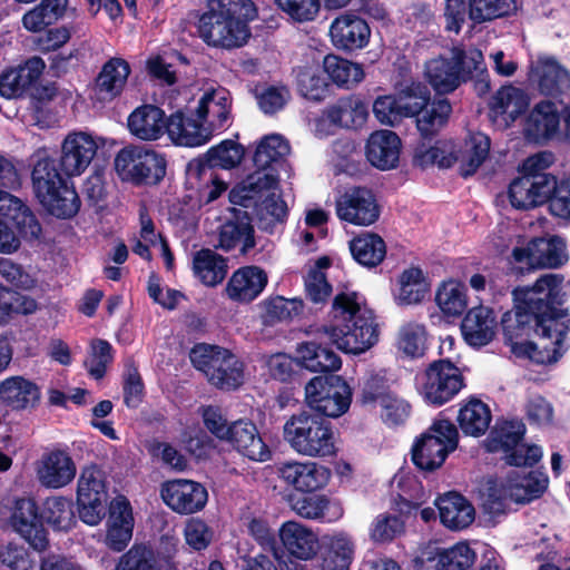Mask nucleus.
Returning a JSON list of instances; mask_svg holds the SVG:
<instances>
[{"instance_id": "f257e3e1", "label": "nucleus", "mask_w": 570, "mask_h": 570, "mask_svg": "<svg viewBox=\"0 0 570 570\" xmlns=\"http://www.w3.org/2000/svg\"><path fill=\"white\" fill-rule=\"evenodd\" d=\"M562 281L563 277L560 275L546 274L538 278L533 286L515 291V311L513 315L505 313L502 317L503 331L509 341L521 335L519 332L523 331L527 324L533 323L541 343L525 342L515 345L513 350L538 364L558 360L563 338L570 331V318L554 307Z\"/></svg>"}, {"instance_id": "f03ea898", "label": "nucleus", "mask_w": 570, "mask_h": 570, "mask_svg": "<svg viewBox=\"0 0 570 570\" xmlns=\"http://www.w3.org/2000/svg\"><path fill=\"white\" fill-rule=\"evenodd\" d=\"M331 313L332 321L323 326V332L337 348L345 353L362 354L379 342L375 315L358 293H338Z\"/></svg>"}, {"instance_id": "7ed1b4c3", "label": "nucleus", "mask_w": 570, "mask_h": 570, "mask_svg": "<svg viewBox=\"0 0 570 570\" xmlns=\"http://www.w3.org/2000/svg\"><path fill=\"white\" fill-rule=\"evenodd\" d=\"M243 10L246 16L254 14V3L250 0H206L196 22L198 37L212 48L243 47L250 38L247 22L239 18Z\"/></svg>"}, {"instance_id": "20e7f679", "label": "nucleus", "mask_w": 570, "mask_h": 570, "mask_svg": "<svg viewBox=\"0 0 570 570\" xmlns=\"http://www.w3.org/2000/svg\"><path fill=\"white\" fill-rule=\"evenodd\" d=\"M283 438L302 456L328 458L336 453V436L331 423L316 414H293L283 425Z\"/></svg>"}, {"instance_id": "39448f33", "label": "nucleus", "mask_w": 570, "mask_h": 570, "mask_svg": "<svg viewBox=\"0 0 570 570\" xmlns=\"http://www.w3.org/2000/svg\"><path fill=\"white\" fill-rule=\"evenodd\" d=\"M483 61L480 50L453 46L436 57L429 59L424 66V77L436 94L453 92L465 82Z\"/></svg>"}, {"instance_id": "423d86ee", "label": "nucleus", "mask_w": 570, "mask_h": 570, "mask_svg": "<svg viewBox=\"0 0 570 570\" xmlns=\"http://www.w3.org/2000/svg\"><path fill=\"white\" fill-rule=\"evenodd\" d=\"M207 165L199 166L189 174V183L198 191L200 202L206 204L216 200L227 189V185L214 171V167L230 169L240 164L244 148L234 140L227 139L206 153Z\"/></svg>"}, {"instance_id": "0eeeda50", "label": "nucleus", "mask_w": 570, "mask_h": 570, "mask_svg": "<svg viewBox=\"0 0 570 570\" xmlns=\"http://www.w3.org/2000/svg\"><path fill=\"white\" fill-rule=\"evenodd\" d=\"M189 357L193 365L205 374L209 383L220 390H234L243 383V363L224 347L196 344Z\"/></svg>"}, {"instance_id": "6e6552de", "label": "nucleus", "mask_w": 570, "mask_h": 570, "mask_svg": "<svg viewBox=\"0 0 570 570\" xmlns=\"http://www.w3.org/2000/svg\"><path fill=\"white\" fill-rule=\"evenodd\" d=\"M458 442L459 433L455 425L449 420L438 419L415 441L412 461L420 470L434 471L456 449Z\"/></svg>"}, {"instance_id": "1a4fd4ad", "label": "nucleus", "mask_w": 570, "mask_h": 570, "mask_svg": "<svg viewBox=\"0 0 570 570\" xmlns=\"http://www.w3.org/2000/svg\"><path fill=\"white\" fill-rule=\"evenodd\" d=\"M115 168L122 180L156 184L166 175V160L153 149L127 146L116 155Z\"/></svg>"}, {"instance_id": "9d476101", "label": "nucleus", "mask_w": 570, "mask_h": 570, "mask_svg": "<svg viewBox=\"0 0 570 570\" xmlns=\"http://www.w3.org/2000/svg\"><path fill=\"white\" fill-rule=\"evenodd\" d=\"M352 392L337 375L313 377L305 386V400L309 407L328 417L343 415L351 405Z\"/></svg>"}, {"instance_id": "9b49d317", "label": "nucleus", "mask_w": 570, "mask_h": 570, "mask_svg": "<svg viewBox=\"0 0 570 570\" xmlns=\"http://www.w3.org/2000/svg\"><path fill=\"white\" fill-rule=\"evenodd\" d=\"M417 391L425 402L442 405L452 400L463 387L460 370L450 361L433 362L416 377Z\"/></svg>"}, {"instance_id": "f8f14e48", "label": "nucleus", "mask_w": 570, "mask_h": 570, "mask_svg": "<svg viewBox=\"0 0 570 570\" xmlns=\"http://www.w3.org/2000/svg\"><path fill=\"white\" fill-rule=\"evenodd\" d=\"M107 499L104 472L96 465L85 466L77 482L79 518L88 525H97L106 515Z\"/></svg>"}, {"instance_id": "ddd939ff", "label": "nucleus", "mask_w": 570, "mask_h": 570, "mask_svg": "<svg viewBox=\"0 0 570 570\" xmlns=\"http://www.w3.org/2000/svg\"><path fill=\"white\" fill-rule=\"evenodd\" d=\"M33 470L39 484L49 490H60L70 485L77 475V464L62 448L46 449L35 461Z\"/></svg>"}, {"instance_id": "4468645a", "label": "nucleus", "mask_w": 570, "mask_h": 570, "mask_svg": "<svg viewBox=\"0 0 570 570\" xmlns=\"http://www.w3.org/2000/svg\"><path fill=\"white\" fill-rule=\"evenodd\" d=\"M337 217L356 226H370L380 217V207L371 190L354 187L342 194L335 203Z\"/></svg>"}, {"instance_id": "2eb2a0df", "label": "nucleus", "mask_w": 570, "mask_h": 570, "mask_svg": "<svg viewBox=\"0 0 570 570\" xmlns=\"http://www.w3.org/2000/svg\"><path fill=\"white\" fill-rule=\"evenodd\" d=\"M160 497L164 503L178 514H193L202 511L208 500L206 488L187 479L169 480L161 484Z\"/></svg>"}, {"instance_id": "dca6fc26", "label": "nucleus", "mask_w": 570, "mask_h": 570, "mask_svg": "<svg viewBox=\"0 0 570 570\" xmlns=\"http://www.w3.org/2000/svg\"><path fill=\"white\" fill-rule=\"evenodd\" d=\"M332 45L344 52H352L365 48L371 38V28L367 22L355 12L346 11L338 14L328 30Z\"/></svg>"}, {"instance_id": "f3484780", "label": "nucleus", "mask_w": 570, "mask_h": 570, "mask_svg": "<svg viewBox=\"0 0 570 570\" xmlns=\"http://www.w3.org/2000/svg\"><path fill=\"white\" fill-rule=\"evenodd\" d=\"M277 473L285 484L304 493L324 488L331 478L330 469L314 461L284 462Z\"/></svg>"}, {"instance_id": "a211bd4d", "label": "nucleus", "mask_w": 570, "mask_h": 570, "mask_svg": "<svg viewBox=\"0 0 570 570\" xmlns=\"http://www.w3.org/2000/svg\"><path fill=\"white\" fill-rule=\"evenodd\" d=\"M98 145L92 136L79 131L67 135L61 144L59 165L69 177L80 176L91 164Z\"/></svg>"}, {"instance_id": "6ab92c4d", "label": "nucleus", "mask_w": 570, "mask_h": 570, "mask_svg": "<svg viewBox=\"0 0 570 570\" xmlns=\"http://www.w3.org/2000/svg\"><path fill=\"white\" fill-rule=\"evenodd\" d=\"M554 187L553 175H523L510 184V203L517 209H530L543 205Z\"/></svg>"}, {"instance_id": "aec40b11", "label": "nucleus", "mask_w": 570, "mask_h": 570, "mask_svg": "<svg viewBox=\"0 0 570 570\" xmlns=\"http://www.w3.org/2000/svg\"><path fill=\"white\" fill-rule=\"evenodd\" d=\"M13 530L35 550L43 551L48 547L47 531L42 525L41 515L33 499H18L10 518Z\"/></svg>"}, {"instance_id": "412c9836", "label": "nucleus", "mask_w": 570, "mask_h": 570, "mask_svg": "<svg viewBox=\"0 0 570 570\" xmlns=\"http://www.w3.org/2000/svg\"><path fill=\"white\" fill-rule=\"evenodd\" d=\"M196 116L210 128L213 135L228 128L232 124L230 92L222 86L204 90L198 100Z\"/></svg>"}, {"instance_id": "4be33fe9", "label": "nucleus", "mask_w": 570, "mask_h": 570, "mask_svg": "<svg viewBox=\"0 0 570 570\" xmlns=\"http://www.w3.org/2000/svg\"><path fill=\"white\" fill-rule=\"evenodd\" d=\"M525 253L529 264L539 268H558L568 261L566 243L559 236L535 238L527 249L513 250L517 261H522Z\"/></svg>"}, {"instance_id": "5701e85b", "label": "nucleus", "mask_w": 570, "mask_h": 570, "mask_svg": "<svg viewBox=\"0 0 570 570\" xmlns=\"http://www.w3.org/2000/svg\"><path fill=\"white\" fill-rule=\"evenodd\" d=\"M225 441L249 460L265 462L272 456V452L262 439L257 426L249 420L242 419L230 423V430Z\"/></svg>"}, {"instance_id": "b1692460", "label": "nucleus", "mask_w": 570, "mask_h": 570, "mask_svg": "<svg viewBox=\"0 0 570 570\" xmlns=\"http://www.w3.org/2000/svg\"><path fill=\"white\" fill-rule=\"evenodd\" d=\"M166 132L174 144L184 147L203 146L214 136L202 119L181 110L168 118Z\"/></svg>"}, {"instance_id": "393cba45", "label": "nucleus", "mask_w": 570, "mask_h": 570, "mask_svg": "<svg viewBox=\"0 0 570 570\" xmlns=\"http://www.w3.org/2000/svg\"><path fill=\"white\" fill-rule=\"evenodd\" d=\"M266 273L257 266H246L233 273L226 284V296L236 303H249L257 298L267 285Z\"/></svg>"}, {"instance_id": "a878e982", "label": "nucleus", "mask_w": 570, "mask_h": 570, "mask_svg": "<svg viewBox=\"0 0 570 570\" xmlns=\"http://www.w3.org/2000/svg\"><path fill=\"white\" fill-rule=\"evenodd\" d=\"M497 327L494 312L483 305L471 308L461 324L465 342L473 347L488 345L494 338Z\"/></svg>"}, {"instance_id": "bb28decb", "label": "nucleus", "mask_w": 570, "mask_h": 570, "mask_svg": "<svg viewBox=\"0 0 570 570\" xmlns=\"http://www.w3.org/2000/svg\"><path fill=\"white\" fill-rule=\"evenodd\" d=\"M278 535L285 550L296 559L311 560L320 550L317 534L296 521L283 523Z\"/></svg>"}, {"instance_id": "cd10ccee", "label": "nucleus", "mask_w": 570, "mask_h": 570, "mask_svg": "<svg viewBox=\"0 0 570 570\" xmlns=\"http://www.w3.org/2000/svg\"><path fill=\"white\" fill-rule=\"evenodd\" d=\"M401 139L392 130L372 132L366 142V158L376 168L389 170L396 167L400 159Z\"/></svg>"}, {"instance_id": "c85d7f7f", "label": "nucleus", "mask_w": 570, "mask_h": 570, "mask_svg": "<svg viewBox=\"0 0 570 570\" xmlns=\"http://www.w3.org/2000/svg\"><path fill=\"white\" fill-rule=\"evenodd\" d=\"M130 73L129 63L121 58L109 59L98 73L94 92L95 97L102 102H109L118 97Z\"/></svg>"}, {"instance_id": "c756f323", "label": "nucleus", "mask_w": 570, "mask_h": 570, "mask_svg": "<svg viewBox=\"0 0 570 570\" xmlns=\"http://www.w3.org/2000/svg\"><path fill=\"white\" fill-rule=\"evenodd\" d=\"M547 487L548 478L541 472L515 473L502 484L500 499L528 503L542 495Z\"/></svg>"}, {"instance_id": "7c9ffc66", "label": "nucleus", "mask_w": 570, "mask_h": 570, "mask_svg": "<svg viewBox=\"0 0 570 570\" xmlns=\"http://www.w3.org/2000/svg\"><path fill=\"white\" fill-rule=\"evenodd\" d=\"M291 508L303 519L328 523L338 521L344 514L342 503L324 494L293 498Z\"/></svg>"}, {"instance_id": "2f4dec72", "label": "nucleus", "mask_w": 570, "mask_h": 570, "mask_svg": "<svg viewBox=\"0 0 570 570\" xmlns=\"http://www.w3.org/2000/svg\"><path fill=\"white\" fill-rule=\"evenodd\" d=\"M250 179L254 189L259 193L267 191L258 206L261 218L267 220L268 224L283 222L287 215V206L281 197L275 176L269 173L257 171Z\"/></svg>"}, {"instance_id": "473e14b6", "label": "nucleus", "mask_w": 570, "mask_h": 570, "mask_svg": "<svg viewBox=\"0 0 570 570\" xmlns=\"http://www.w3.org/2000/svg\"><path fill=\"white\" fill-rule=\"evenodd\" d=\"M560 117L551 101L537 104L525 119L523 132L528 140L540 142L552 138L559 129Z\"/></svg>"}, {"instance_id": "72a5a7b5", "label": "nucleus", "mask_w": 570, "mask_h": 570, "mask_svg": "<svg viewBox=\"0 0 570 570\" xmlns=\"http://www.w3.org/2000/svg\"><path fill=\"white\" fill-rule=\"evenodd\" d=\"M31 180L39 202L67 183L59 173L56 160L45 149L33 154Z\"/></svg>"}, {"instance_id": "f704fd0d", "label": "nucleus", "mask_w": 570, "mask_h": 570, "mask_svg": "<svg viewBox=\"0 0 570 570\" xmlns=\"http://www.w3.org/2000/svg\"><path fill=\"white\" fill-rule=\"evenodd\" d=\"M0 217L12 222L26 239H37L41 234V226L29 207L3 190H0Z\"/></svg>"}, {"instance_id": "c9c22d12", "label": "nucleus", "mask_w": 570, "mask_h": 570, "mask_svg": "<svg viewBox=\"0 0 570 570\" xmlns=\"http://www.w3.org/2000/svg\"><path fill=\"white\" fill-rule=\"evenodd\" d=\"M0 399L12 410L32 409L40 401V390L23 376H11L0 383Z\"/></svg>"}, {"instance_id": "e433bc0d", "label": "nucleus", "mask_w": 570, "mask_h": 570, "mask_svg": "<svg viewBox=\"0 0 570 570\" xmlns=\"http://www.w3.org/2000/svg\"><path fill=\"white\" fill-rule=\"evenodd\" d=\"M441 522L451 530L468 528L475 517L473 505L461 494L449 492L436 501Z\"/></svg>"}, {"instance_id": "4c0bfd02", "label": "nucleus", "mask_w": 570, "mask_h": 570, "mask_svg": "<svg viewBox=\"0 0 570 570\" xmlns=\"http://www.w3.org/2000/svg\"><path fill=\"white\" fill-rule=\"evenodd\" d=\"M130 132L141 140H157L167 131L165 112L155 106H142L128 118Z\"/></svg>"}, {"instance_id": "58836bf2", "label": "nucleus", "mask_w": 570, "mask_h": 570, "mask_svg": "<svg viewBox=\"0 0 570 570\" xmlns=\"http://www.w3.org/2000/svg\"><path fill=\"white\" fill-rule=\"evenodd\" d=\"M543 95L558 96L570 92V73L552 58H540L533 69Z\"/></svg>"}, {"instance_id": "ea45409f", "label": "nucleus", "mask_w": 570, "mask_h": 570, "mask_svg": "<svg viewBox=\"0 0 570 570\" xmlns=\"http://www.w3.org/2000/svg\"><path fill=\"white\" fill-rule=\"evenodd\" d=\"M254 246V228L246 213L237 215L235 219L226 222L220 227V248L230 250L238 247L242 254H246Z\"/></svg>"}, {"instance_id": "a19ab883", "label": "nucleus", "mask_w": 570, "mask_h": 570, "mask_svg": "<svg viewBox=\"0 0 570 570\" xmlns=\"http://www.w3.org/2000/svg\"><path fill=\"white\" fill-rule=\"evenodd\" d=\"M367 116L366 105L355 96L341 98L326 110L328 121L343 128L361 127L366 121Z\"/></svg>"}, {"instance_id": "79ce46f5", "label": "nucleus", "mask_w": 570, "mask_h": 570, "mask_svg": "<svg viewBox=\"0 0 570 570\" xmlns=\"http://www.w3.org/2000/svg\"><path fill=\"white\" fill-rule=\"evenodd\" d=\"M490 138L482 132L470 134L463 148L455 155V161L460 164V173L468 177L473 175L484 163L490 153Z\"/></svg>"}, {"instance_id": "37998d69", "label": "nucleus", "mask_w": 570, "mask_h": 570, "mask_svg": "<svg viewBox=\"0 0 570 570\" xmlns=\"http://www.w3.org/2000/svg\"><path fill=\"white\" fill-rule=\"evenodd\" d=\"M350 250L358 264L375 267L383 262L386 255V245L380 235L364 232L350 242Z\"/></svg>"}, {"instance_id": "c03bdc74", "label": "nucleus", "mask_w": 570, "mask_h": 570, "mask_svg": "<svg viewBox=\"0 0 570 570\" xmlns=\"http://www.w3.org/2000/svg\"><path fill=\"white\" fill-rule=\"evenodd\" d=\"M297 353L302 365L311 372H335L342 365L341 357L333 350L315 342L302 343Z\"/></svg>"}, {"instance_id": "a18cd8bd", "label": "nucleus", "mask_w": 570, "mask_h": 570, "mask_svg": "<svg viewBox=\"0 0 570 570\" xmlns=\"http://www.w3.org/2000/svg\"><path fill=\"white\" fill-rule=\"evenodd\" d=\"M529 100L523 90L513 86L501 87L490 101L491 110L503 117L505 122L514 121L528 107Z\"/></svg>"}, {"instance_id": "49530a36", "label": "nucleus", "mask_w": 570, "mask_h": 570, "mask_svg": "<svg viewBox=\"0 0 570 570\" xmlns=\"http://www.w3.org/2000/svg\"><path fill=\"white\" fill-rule=\"evenodd\" d=\"M323 67L330 79L338 87L351 89L364 79V70L360 63L336 55H327Z\"/></svg>"}, {"instance_id": "de8ad7c7", "label": "nucleus", "mask_w": 570, "mask_h": 570, "mask_svg": "<svg viewBox=\"0 0 570 570\" xmlns=\"http://www.w3.org/2000/svg\"><path fill=\"white\" fill-rule=\"evenodd\" d=\"M195 275L206 286H216L227 274V263L224 257L212 249L197 252L193 259Z\"/></svg>"}, {"instance_id": "09e8293b", "label": "nucleus", "mask_w": 570, "mask_h": 570, "mask_svg": "<svg viewBox=\"0 0 570 570\" xmlns=\"http://www.w3.org/2000/svg\"><path fill=\"white\" fill-rule=\"evenodd\" d=\"M458 422L463 433L479 436L484 434L490 425L491 411L481 400L471 399L461 406Z\"/></svg>"}, {"instance_id": "8fccbe9b", "label": "nucleus", "mask_w": 570, "mask_h": 570, "mask_svg": "<svg viewBox=\"0 0 570 570\" xmlns=\"http://www.w3.org/2000/svg\"><path fill=\"white\" fill-rule=\"evenodd\" d=\"M353 556L354 543L351 537L344 532L335 533L328 538L321 570H348Z\"/></svg>"}, {"instance_id": "3c124183", "label": "nucleus", "mask_w": 570, "mask_h": 570, "mask_svg": "<svg viewBox=\"0 0 570 570\" xmlns=\"http://www.w3.org/2000/svg\"><path fill=\"white\" fill-rule=\"evenodd\" d=\"M41 519L55 530L68 531L76 522L73 503L62 495H52L42 503Z\"/></svg>"}, {"instance_id": "603ef678", "label": "nucleus", "mask_w": 570, "mask_h": 570, "mask_svg": "<svg viewBox=\"0 0 570 570\" xmlns=\"http://www.w3.org/2000/svg\"><path fill=\"white\" fill-rule=\"evenodd\" d=\"M435 302L446 316H460L468 307L465 286L456 281L443 282L435 294Z\"/></svg>"}, {"instance_id": "864d4df0", "label": "nucleus", "mask_w": 570, "mask_h": 570, "mask_svg": "<svg viewBox=\"0 0 570 570\" xmlns=\"http://www.w3.org/2000/svg\"><path fill=\"white\" fill-rule=\"evenodd\" d=\"M40 204L48 213L63 219L73 217L80 208L78 194L68 183L41 199Z\"/></svg>"}, {"instance_id": "5fc2aeb1", "label": "nucleus", "mask_w": 570, "mask_h": 570, "mask_svg": "<svg viewBox=\"0 0 570 570\" xmlns=\"http://www.w3.org/2000/svg\"><path fill=\"white\" fill-rule=\"evenodd\" d=\"M451 111V105L446 99L433 101L417 116V130L425 138L436 135L446 125Z\"/></svg>"}, {"instance_id": "6e6d98bb", "label": "nucleus", "mask_w": 570, "mask_h": 570, "mask_svg": "<svg viewBox=\"0 0 570 570\" xmlns=\"http://www.w3.org/2000/svg\"><path fill=\"white\" fill-rule=\"evenodd\" d=\"M400 289L396 299L400 304L411 305L420 303L428 293V283L420 268L410 267L400 275Z\"/></svg>"}, {"instance_id": "4d7b16f0", "label": "nucleus", "mask_w": 570, "mask_h": 570, "mask_svg": "<svg viewBox=\"0 0 570 570\" xmlns=\"http://www.w3.org/2000/svg\"><path fill=\"white\" fill-rule=\"evenodd\" d=\"M524 432V424L520 421H508L498 424L489 438L490 451L510 452L520 444Z\"/></svg>"}, {"instance_id": "13d9d810", "label": "nucleus", "mask_w": 570, "mask_h": 570, "mask_svg": "<svg viewBox=\"0 0 570 570\" xmlns=\"http://www.w3.org/2000/svg\"><path fill=\"white\" fill-rule=\"evenodd\" d=\"M298 92L312 101H322L327 95L328 85L317 67L301 68L296 76Z\"/></svg>"}, {"instance_id": "bf43d9fd", "label": "nucleus", "mask_w": 570, "mask_h": 570, "mask_svg": "<svg viewBox=\"0 0 570 570\" xmlns=\"http://www.w3.org/2000/svg\"><path fill=\"white\" fill-rule=\"evenodd\" d=\"M288 153V142L281 135L273 134L266 136L258 145L254 155V163L258 168L266 169Z\"/></svg>"}, {"instance_id": "052dcab7", "label": "nucleus", "mask_w": 570, "mask_h": 570, "mask_svg": "<svg viewBox=\"0 0 570 570\" xmlns=\"http://www.w3.org/2000/svg\"><path fill=\"white\" fill-rule=\"evenodd\" d=\"M474 559L475 554L466 543H458L439 553L436 570H468Z\"/></svg>"}, {"instance_id": "680f3d73", "label": "nucleus", "mask_w": 570, "mask_h": 570, "mask_svg": "<svg viewBox=\"0 0 570 570\" xmlns=\"http://www.w3.org/2000/svg\"><path fill=\"white\" fill-rule=\"evenodd\" d=\"M288 20L297 23L311 22L318 16L320 0H274Z\"/></svg>"}, {"instance_id": "e2e57ef3", "label": "nucleus", "mask_w": 570, "mask_h": 570, "mask_svg": "<svg viewBox=\"0 0 570 570\" xmlns=\"http://www.w3.org/2000/svg\"><path fill=\"white\" fill-rule=\"evenodd\" d=\"M377 397V405L374 409L379 411L382 420L386 424L397 425L409 417L411 406L405 400L393 393Z\"/></svg>"}, {"instance_id": "0e129e2a", "label": "nucleus", "mask_w": 570, "mask_h": 570, "mask_svg": "<svg viewBox=\"0 0 570 570\" xmlns=\"http://www.w3.org/2000/svg\"><path fill=\"white\" fill-rule=\"evenodd\" d=\"M401 119L419 116L429 105L430 92L421 85H412L397 96Z\"/></svg>"}, {"instance_id": "69168bd1", "label": "nucleus", "mask_w": 570, "mask_h": 570, "mask_svg": "<svg viewBox=\"0 0 570 570\" xmlns=\"http://www.w3.org/2000/svg\"><path fill=\"white\" fill-rule=\"evenodd\" d=\"M414 160L421 167L438 165L441 168H449L455 163V155L452 153L450 144L438 141L429 148H419Z\"/></svg>"}, {"instance_id": "338daca9", "label": "nucleus", "mask_w": 570, "mask_h": 570, "mask_svg": "<svg viewBox=\"0 0 570 570\" xmlns=\"http://www.w3.org/2000/svg\"><path fill=\"white\" fill-rule=\"evenodd\" d=\"M112 362V347L104 340H94L90 344V353L85 361L88 373L96 380L104 377L107 366Z\"/></svg>"}, {"instance_id": "774afa93", "label": "nucleus", "mask_w": 570, "mask_h": 570, "mask_svg": "<svg viewBox=\"0 0 570 570\" xmlns=\"http://www.w3.org/2000/svg\"><path fill=\"white\" fill-rule=\"evenodd\" d=\"M404 531L403 521L392 514H379L370 527V538L376 543L390 542Z\"/></svg>"}]
</instances>
